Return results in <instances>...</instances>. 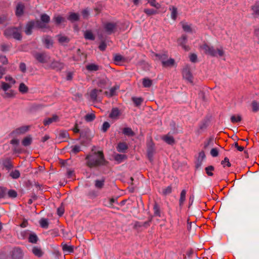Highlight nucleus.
Returning a JSON list of instances; mask_svg holds the SVG:
<instances>
[{
	"mask_svg": "<svg viewBox=\"0 0 259 259\" xmlns=\"http://www.w3.org/2000/svg\"><path fill=\"white\" fill-rule=\"evenodd\" d=\"M104 29L106 33L110 35L115 32L116 29V25L114 23L108 22L104 25Z\"/></svg>",
	"mask_w": 259,
	"mask_h": 259,
	"instance_id": "6",
	"label": "nucleus"
},
{
	"mask_svg": "<svg viewBox=\"0 0 259 259\" xmlns=\"http://www.w3.org/2000/svg\"><path fill=\"white\" fill-rule=\"evenodd\" d=\"M175 63V61L172 59H170L166 60L165 62H163V64L162 65L164 67H169L172 66Z\"/></svg>",
	"mask_w": 259,
	"mask_h": 259,
	"instance_id": "53",
	"label": "nucleus"
},
{
	"mask_svg": "<svg viewBox=\"0 0 259 259\" xmlns=\"http://www.w3.org/2000/svg\"><path fill=\"white\" fill-rule=\"evenodd\" d=\"M15 96V93L13 90H10L7 92H5V95H3L4 98H13Z\"/></svg>",
	"mask_w": 259,
	"mask_h": 259,
	"instance_id": "52",
	"label": "nucleus"
},
{
	"mask_svg": "<svg viewBox=\"0 0 259 259\" xmlns=\"http://www.w3.org/2000/svg\"><path fill=\"white\" fill-rule=\"evenodd\" d=\"M95 118L96 116L93 113H88L84 116V119L87 122H91L93 121Z\"/></svg>",
	"mask_w": 259,
	"mask_h": 259,
	"instance_id": "38",
	"label": "nucleus"
},
{
	"mask_svg": "<svg viewBox=\"0 0 259 259\" xmlns=\"http://www.w3.org/2000/svg\"><path fill=\"white\" fill-rule=\"evenodd\" d=\"M85 159L87 160V165L91 168L106 165L108 163L105 159L104 154L101 151L94 152L92 154L87 155Z\"/></svg>",
	"mask_w": 259,
	"mask_h": 259,
	"instance_id": "1",
	"label": "nucleus"
},
{
	"mask_svg": "<svg viewBox=\"0 0 259 259\" xmlns=\"http://www.w3.org/2000/svg\"><path fill=\"white\" fill-rule=\"evenodd\" d=\"M50 18L46 14H41L40 16V20L35 21V26L40 28H46L47 24L49 23Z\"/></svg>",
	"mask_w": 259,
	"mask_h": 259,
	"instance_id": "4",
	"label": "nucleus"
},
{
	"mask_svg": "<svg viewBox=\"0 0 259 259\" xmlns=\"http://www.w3.org/2000/svg\"><path fill=\"white\" fill-rule=\"evenodd\" d=\"M10 176L13 179H16L20 177V173L18 170L15 169V170H13L10 172Z\"/></svg>",
	"mask_w": 259,
	"mask_h": 259,
	"instance_id": "46",
	"label": "nucleus"
},
{
	"mask_svg": "<svg viewBox=\"0 0 259 259\" xmlns=\"http://www.w3.org/2000/svg\"><path fill=\"white\" fill-rule=\"evenodd\" d=\"M35 26V22H28L25 27V32L27 35H30L32 33V30L34 26Z\"/></svg>",
	"mask_w": 259,
	"mask_h": 259,
	"instance_id": "16",
	"label": "nucleus"
},
{
	"mask_svg": "<svg viewBox=\"0 0 259 259\" xmlns=\"http://www.w3.org/2000/svg\"><path fill=\"white\" fill-rule=\"evenodd\" d=\"M53 20L57 25L65 21V18L59 15L54 16Z\"/></svg>",
	"mask_w": 259,
	"mask_h": 259,
	"instance_id": "37",
	"label": "nucleus"
},
{
	"mask_svg": "<svg viewBox=\"0 0 259 259\" xmlns=\"http://www.w3.org/2000/svg\"><path fill=\"white\" fill-rule=\"evenodd\" d=\"M12 259H22L23 253L20 248H14L11 252Z\"/></svg>",
	"mask_w": 259,
	"mask_h": 259,
	"instance_id": "7",
	"label": "nucleus"
},
{
	"mask_svg": "<svg viewBox=\"0 0 259 259\" xmlns=\"http://www.w3.org/2000/svg\"><path fill=\"white\" fill-rule=\"evenodd\" d=\"M169 10L171 11V18L175 20L178 15L177 8L175 7L172 6L169 8Z\"/></svg>",
	"mask_w": 259,
	"mask_h": 259,
	"instance_id": "34",
	"label": "nucleus"
},
{
	"mask_svg": "<svg viewBox=\"0 0 259 259\" xmlns=\"http://www.w3.org/2000/svg\"><path fill=\"white\" fill-rule=\"evenodd\" d=\"M35 59L41 63H45L48 62L50 59V56L46 53H35L33 54Z\"/></svg>",
	"mask_w": 259,
	"mask_h": 259,
	"instance_id": "5",
	"label": "nucleus"
},
{
	"mask_svg": "<svg viewBox=\"0 0 259 259\" xmlns=\"http://www.w3.org/2000/svg\"><path fill=\"white\" fill-rule=\"evenodd\" d=\"M29 241L31 243H36L38 241V237L34 233H31L29 236Z\"/></svg>",
	"mask_w": 259,
	"mask_h": 259,
	"instance_id": "45",
	"label": "nucleus"
},
{
	"mask_svg": "<svg viewBox=\"0 0 259 259\" xmlns=\"http://www.w3.org/2000/svg\"><path fill=\"white\" fill-rule=\"evenodd\" d=\"M59 121V117L57 115H53L52 117L47 118L44 119L43 123L45 125H49L53 122Z\"/></svg>",
	"mask_w": 259,
	"mask_h": 259,
	"instance_id": "13",
	"label": "nucleus"
},
{
	"mask_svg": "<svg viewBox=\"0 0 259 259\" xmlns=\"http://www.w3.org/2000/svg\"><path fill=\"white\" fill-rule=\"evenodd\" d=\"M4 166L8 169H11L13 165L9 160H6L3 162Z\"/></svg>",
	"mask_w": 259,
	"mask_h": 259,
	"instance_id": "58",
	"label": "nucleus"
},
{
	"mask_svg": "<svg viewBox=\"0 0 259 259\" xmlns=\"http://www.w3.org/2000/svg\"><path fill=\"white\" fill-rule=\"evenodd\" d=\"M187 41V36L185 34L182 35V36L178 39V42L179 45L181 46L182 48L186 51H188L190 50L189 47L186 45Z\"/></svg>",
	"mask_w": 259,
	"mask_h": 259,
	"instance_id": "9",
	"label": "nucleus"
},
{
	"mask_svg": "<svg viewBox=\"0 0 259 259\" xmlns=\"http://www.w3.org/2000/svg\"><path fill=\"white\" fill-rule=\"evenodd\" d=\"M19 90L22 93H26L28 92V89L24 83H21L19 85Z\"/></svg>",
	"mask_w": 259,
	"mask_h": 259,
	"instance_id": "50",
	"label": "nucleus"
},
{
	"mask_svg": "<svg viewBox=\"0 0 259 259\" xmlns=\"http://www.w3.org/2000/svg\"><path fill=\"white\" fill-rule=\"evenodd\" d=\"M162 139L167 144L169 145H172L175 142L174 137L169 134L163 136L162 138Z\"/></svg>",
	"mask_w": 259,
	"mask_h": 259,
	"instance_id": "18",
	"label": "nucleus"
},
{
	"mask_svg": "<svg viewBox=\"0 0 259 259\" xmlns=\"http://www.w3.org/2000/svg\"><path fill=\"white\" fill-rule=\"evenodd\" d=\"M221 164L223 165L224 167H225L226 165L228 167H230L231 165V163L229 162V160L227 157H225L224 160L222 161Z\"/></svg>",
	"mask_w": 259,
	"mask_h": 259,
	"instance_id": "60",
	"label": "nucleus"
},
{
	"mask_svg": "<svg viewBox=\"0 0 259 259\" xmlns=\"http://www.w3.org/2000/svg\"><path fill=\"white\" fill-rule=\"evenodd\" d=\"M127 148V144L124 142L119 143L116 147L117 150L119 152H124Z\"/></svg>",
	"mask_w": 259,
	"mask_h": 259,
	"instance_id": "26",
	"label": "nucleus"
},
{
	"mask_svg": "<svg viewBox=\"0 0 259 259\" xmlns=\"http://www.w3.org/2000/svg\"><path fill=\"white\" fill-rule=\"evenodd\" d=\"M102 92L101 90L93 89L90 93V97L93 101H96L98 95Z\"/></svg>",
	"mask_w": 259,
	"mask_h": 259,
	"instance_id": "25",
	"label": "nucleus"
},
{
	"mask_svg": "<svg viewBox=\"0 0 259 259\" xmlns=\"http://www.w3.org/2000/svg\"><path fill=\"white\" fill-rule=\"evenodd\" d=\"M110 126V125L108 122H104L102 127V131L103 132H106L107 131V130L109 128Z\"/></svg>",
	"mask_w": 259,
	"mask_h": 259,
	"instance_id": "62",
	"label": "nucleus"
},
{
	"mask_svg": "<svg viewBox=\"0 0 259 259\" xmlns=\"http://www.w3.org/2000/svg\"><path fill=\"white\" fill-rule=\"evenodd\" d=\"M123 133L128 136H133L134 135V133L130 127H125L123 129L122 131Z\"/></svg>",
	"mask_w": 259,
	"mask_h": 259,
	"instance_id": "42",
	"label": "nucleus"
},
{
	"mask_svg": "<svg viewBox=\"0 0 259 259\" xmlns=\"http://www.w3.org/2000/svg\"><path fill=\"white\" fill-rule=\"evenodd\" d=\"M205 157V155L203 151H201L199 152L198 157L196 161V168L197 169H198L201 167Z\"/></svg>",
	"mask_w": 259,
	"mask_h": 259,
	"instance_id": "14",
	"label": "nucleus"
},
{
	"mask_svg": "<svg viewBox=\"0 0 259 259\" xmlns=\"http://www.w3.org/2000/svg\"><path fill=\"white\" fill-rule=\"evenodd\" d=\"M105 179L96 180L95 181V186L98 189H101L104 186Z\"/></svg>",
	"mask_w": 259,
	"mask_h": 259,
	"instance_id": "30",
	"label": "nucleus"
},
{
	"mask_svg": "<svg viewBox=\"0 0 259 259\" xmlns=\"http://www.w3.org/2000/svg\"><path fill=\"white\" fill-rule=\"evenodd\" d=\"M21 27H9L4 31V35L7 37H13L17 40H20L21 36Z\"/></svg>",
	"mask_w": 259,
	"mask_h": 259,
	"instance_id": "2",
	"label": "nucleus"
},
{
	"mask_svg": "<svg viewBox=\"0 0 259 259\" xmlns=\"http://www.w3.org/2000/svg\"><path fill=\"white\" fill-rule=\"evenodd\" d=\"M70 153L76 154L81 151V147L79 145H74L71 146Z\"/></svg>",
	"mask_w": 259,
	"mask_h": 259,
	"instance_id": "40",
	"label": "nucleus"
},
{
	"mask_svg": "<svg viewBox=\"0 0 259 259\" xmlns=\"http://www.w3.org/2000/svg\"><path fill=\"white\" fill-rule=\"evenodd\" d=\"M39 224L41 228L47 229L49 226V222L48 219L42 218L39 221Z\"/></svg>",
	"mask_w": 259,
	"mask_h": 259,
	"instance_id": "39",
	"label": "nucleus"
},
{
	"mask_svg": "<svg viewBox=\"0 0 259 259\" xmlns=\"http://www.w3.org/2000/svg\"><path fill=\"white\" fill-rule=\"evenodd\" d=\"M57 37H58L59 42L62 45H66L70 41L69 38L65 35L59 34Z\"/></svg>",
	"mask_w": 259,
	"mask_h": 259,
	"instance_id": "22",
	"label": "nucleus"
},
{
	"mask_svg": "<svg viewBox=\"0 0 259 259\" xmlns=\"http://www.w3.org/2000/svg\"><path fill=\"white\" fill-rule=\"evenodd\" d=\"M143 85L145 88H149L152 84V80L148 78H144L143 79Z\"/></svg>",
	"mask_w": 259,
	"mask_h": 259,
	"instance_id": "36",
	"label": "nucleus"
},
{
	"mask_svg": "<svg viewBox=\"0 0 259 259\" xmlns=\"http://www.w3.org/2000/svg\"><path fill=\"white\" fill-rule=\"evenodd\" d=\"M32 252L36 256L40 257L44 255V251L40 247L34 246L32 249Z\"/></svg>",
	"mask_w": 259,
	"mask_h": 259,
	"instance_id": "17",
	"label": "nucleus"
},
{
	"mask_svg": "<svg viewBox=\"0 0 259 259\" xmlns=\"http://www.w3.org/2000/svg\"><path fill=\"white\" fill-rule=\"evenodd\" d=\"M155 152L154 144L152 142H150L147 144V156L150 161L152 160L153 156Z\"/></svg>",
	"mask_w": 259,
	"mask_h": 259,
	"instance_id": "8",
	"label": "nucleus"
},
{
	"mask_svg": "<svg viewBox=\"0 0 259 259\" xmlns=\"http://www.w3.org/2000/svg\"><path fill=\"white\" fill-rule=\"evenodd\" d=\"M144 12L148 16L153 15L157 13V11L153 9H145Z\"/></svg>",
	"mask_w": 259,
	"mask_h": 259,
	"instance_id": "47",
	"label": "nucleus"
},
{
	"mask_svg": "<svg viewBox=\"0 0 259 259\" xmlns=\"http://www.w3.org/2000/svg\"><path fill=\"white\" fill-rule=\"evenodd\" d=\"M154 214L155 216L160 217V211L158 205L157 203H155L154 205Z\"/></svg>",
	"mask_w": 259,
	"mask_h": 259,
	"instance_id": "48",
	"label": "nucleus"
},
{
	"mask_svg": "<svg viewBox=\"0 0 259 259\" xmlns=\"http://www.w3.org/2000/svg\"><path fill=\"white\" fill-rule=\"evenodd\" d=\"M11 87L12 85L8 83H6L5 82H1V88L5 92H7Z\"/></svg>",
	"mask_w": 259,
	"mask_h": 259,
	"instance_id": "54",
	"label": "nucleus"
},
{
	"mask_svg": "<svg viewBox=\"0 0 259 259\" xmlns=\"http://www.w3.org/2000/svg\"><path fill=\"white\" fill-rule=\"evenodd\" d=\"M79 16L78 14L75 13H70L67 19L71 22L77 21L79 20Z\"/></svg>",
	"mask_w": 259,
	"mask_h": 259,
	"instance_id": "27",
	"label": "nucleus"
},
{
	"mask_svg": "<svg viewBox=\"0 0 259 259\" xmlns=\"http://www.w3.org/2000/svg\"><path fill=\"white\" fill-rule=\"evenodd\" d=\"M202 49L204 51L205 53L213 57H222L224 55V52L222 49H218L215 50L212 47H210L206 44L202 46Z\"/></svg>",
	"mask_w": 259,
	"mask_h": 259,
	"instance_id": "3",
	"label": "nucleus"
},
{
	"mask_svg": "<svg viewBox=\"0 0 259 259\" xmlns=\"http://www.w3.org/2000/svg\"><path fill=\"white\" fill-rule=\"evenodd\" d=\"M42 41L45 47L49 49L53 46V40L52 38L48 36H45L42 38Z\"/></svg>",
	"mask_w": 259,
	"mask_h": 259,
	"instance_id": "23",
	"label": "nucleus"
},
{
	"mask_svg": "<svg viewBox=\"0 0 259 259\" xmlns=\"http://www.w3.org/2000/svg\"><path fill=\"white\" fill-rule=\"evenodd\" d=\"M86 68L90 71H96L99 69V66L95 64H89L86 66Z\"/></svg>",
	"mask_w": 259,
	"mask_h": 259,
	"instance_id": "33",
	"label": "nucleus"
},
{
	"mask_svg": "<svg viewBox=\"0 0 259 259\" xmlns=\"http://www.w3.org/2000/svg\"><path fill=\"white\" fill-rule=\"evenodd\" d=\"M32 137L30 136H28L25 137L23 139V140L22 141V144L24 146L27 147L28 146H29L32 143Z\"/></svg>",
	"mask_w": 259,
	"mask_h": 259,
	"instance_id": "29",
	"label": "nucleus"
},
{
	"mask_svg": "<svg viewBox=\"0 0 259 259\" xmlns=\"http://www.w3.org/2000/svg\"><path fill=\"white\" fill-rule=\"evenodd\" d=\"M25 5L22 2L17 3L16 7V15L17 16H21L24 13Z\"/></svg>",
	"mask_w": 259,
	"mask_h": 259,
	"instance_id": "12",
	"label": "nucleus"
},
{
	"mask_svg": "<svg viewBox=\"0 0 259 259\" xmlns=\"http://www.w3.org/2000/svg\"><path fill=\"white\" fill-rule=\"evenodd\" d=\"M183 76L184 78L190 82H192V76L188 66H186L183 70Z\"/></svg>",
	"mask_w": 259,
	"mask_h": 259,
	"instance_id": "10",
	"label": "nucleus"
},
{
	"mask_svg": "<svg viewBox=\"0 0 259 259\" xmlns=\"http://www.w3.org/2000/svg\"><path fill=\"white\" fill-rule=\"evenodd\" d=\"M108 80L107 78H103L99 80L98 85L100 87L104 88L106 86Z\"/></svg>",
	"mask_w": 259,
	"mask_h": 259,
	"instance_id": "57",
	"label": "nucleus"
},
{
	"mask_svg": "<svg viewBox=\"0 0 259 259\" xmlns=\"http://www.w3.org/2000/svg\"><path fill=\"white\" fill-rule=\"evenodd\" d=\"M181 24L183 30L185 32H191L192 31V29L190 24H189L188 23L185 22H182Z\"/></svg>",
	"mask_w": 259,
	"mask_h": 259,
	"instance_id": "32",
	"label": "nucleus"
},
{
	"mask_svg": "<svg viewBox=\"0 0 259 259\" xmlns=\"http://www.w3.org/2000/svg\"><path fill=\"white\" fill-rule=\"evenodd\" d=\"M186 191L185 190H183L181 192L180 198L179 199L180 206H182L183 205L186 199Z\"/></svg>",
	"mask_w": 259,
	"mask_h": 259,
	"instance_id": "35",
	"label": "nucleus"
},
{
	"mask_svg": "<svg viewBox=\"0 0 259 259\" xmlns=\"http://www.w3.org/2000/svg\"><path fill=\"white\" fill-rule=\"evenodd\" d=\"M242 120V117L241 115H232L231 117V121L232 123H236Z\"/></svg>",
	"mask_w": 259,
	"mask_h": 259,
	"instance_id": "51",
	"label": "nucleus"
},
{
	"mask_svg": "<svg viewBox=\"0 0 259 259\" xmlns=\"http://www.w3.org/2000/svg\"><path fill=\"white\" fill-rule=\"evenodd\" d=\"M74 246L69 245L68 244H63L62 250L64 252L66 253H71L74 252Z\"/></svg>",
	"mask_w": 259,
	"mask_h": 259,
	"instance_id": "20",
	"label": "nucleus"
},
{
	"mask_svg": "<svg viewBox=\"0 0 259 259\" xmlns=\"http://www.w3.org/2000/svg\"><path fill=\"white\" fill-rule=\"evenodd\" d=\"M148 3L152 7L158 9L160 7V5L157 3L155 0H148Z\"/></svg>",
	"mask_w": 259,
	"mask_h": 259,
	"instance_id": "56",
	"label": "nucleus"
},
{
	"mask_svg": "<svg viewBox=\"0 0 259 259\" xmlns=\"http://www.w3.org/2000/svg\"><path fill=\"white\" fill-rule=\"evenodd\" d=\"M154 55L156 57V59L161 61L162 65L163 62H165L168 57L166 54H155Z\"/></svg>",
	"mask_w": 259,
	"mask_h": 259,
	"instance_id": "28",
	"label": "nucleus"
},
{
	"mask_svg": "<svg viewBox=\"0 0 259 259\" xmlns=\"http://www.w3.org/2000/svg\"><path fill=\"white\" fill-rule=\"evenodd\" d=\"M206 173L208 176H212L213 175V174L212 172L214 170V167L212 165H209L205 168Z\"/></svg>",
	"mask_w": 259,
	"mask_h": 259,
	"instance_id": "44",
	"label": "nucleus"
},
{
	"mask_svg": "<svg viewBox=\"0 0 259 259\" xmlns=\"http://www.w3.org/2000/svg\"><path fill=\"white\" fill-rule=\"evenodd\" d=\"M7 194L6 188L0 187V198H4Z\"/></svg>",
	"mask_w": 259,
	"mask_h": 259,
	"instance_id": "61",
	"label": "nucleus"
},
{
	"mask_svg": "<svg viewBox=\"0 0 259 259\" xmlns=\"http://www.w3.org/2000/svg\"><path fill=\"white\" fill-rule=\"evenodd\" d=\"M251 107L253 112H257L259 110V103L255 101L252 102Z\"/></svg>",
	"mask_w": 259,
	"mask_h": 259,
	"instance_id": "55",
	"label": "nucleus"
},
{
	"mask_svg": "<svg viewBox=\"0 0 259 259\" xmlns=\"http://www.w3.org/2000/svg\"><path fill=\"white\" fill-rule=\"evenodd\" d=\"M10 46L6 44H3L1 45V50L2 51H8L9 50Z\"/></svg>",
	"mask_w": 259,
	"mask_h": 259,
	"instance_id": "63",
	"label": "nucleus"
},
{
	"mask_svg": "<svg viewBox=\"0 0 259 259\" xmlns=\"http://www.w3.org/2000/svg\"><path fill=\"white\" fill-rule=\"evenodd\" d=\"M69 134L67 131H61L59 133L58 138L62 141H65L69 139Z\"/></svg>",
	"mask_w": 259,
	"mask_h": 259,
	"instance_id": "24",
	"label": "nucleus"
},
{
	"mask_svg": "<svg viewBox=\"0 0 259 259\" xmlns=\"http://www.w3.org/2000/svg\"><path fill=\"white\" fill-rule=\"evenodd\" d=\"M113 158L117 163H120L126 159V156L124 154L115 153L113 155Z\"/></svg>",
	"mask_w": 259,
	"mask_h": 259,
	"instance_id": "19",
	"label": "nucleus"
},
{
	"mask_svg": "<svg viewBox=\"0 0 259 259\" xmlns=\"http://www.w3.org/2000/svg\"><path fill=\"white\" fill-rule=\"evenodd\" d=\"M218 154L219 152L217 148H212L210 151V154L212 157H217Z\"/></svg>",
	"mask_w": 259,
	"mask_h": 259,
	"instance_id": "64",
	"label": "nucleus"
},
{
	"mask_svg": "<svg viewBox=\"0 0 259 259\" xmlns=\"http://www.w3.org/2000/svg\"><path fill=\"white\" fill-rule=\"evenodd\" d=\"M9 197L11 198H16L17 196V193L14 190H10L8 192Z\"/></svg>",
	"mask_w": 259,
	"mask_h": 259,
	"instance_id": "59",
	"label": "nucleus"
},
{
	"mask_svg": "<svg viewBox=\"0 0 259 259\" xmlns=\"http://www.w3.org/2000/svg\"><path fill=\"white\" fill-rule=\"evenodd\" d=\"M253 14L259 16V2H257L252 8Z\"/></svg>",
	"mask_w": 259,
	"mask_h": 259,
	"instance_id": "49",
	"label": "nucleus"
},
{
	"mask_svg": "<svg viewBox=\"0 0 259 259\" xmlns=\"http://www.w3.org/2000/svg\"><path fill=\"white\" fill-rule=\"evenodd\" d=\"M20 141L18 139H13L10 141V143L14 146L13 150L16 153H20L21 149L18 147L19 145Z\"/></svg>",
	"mask_w": 259,
	"mask_h": 259,
	"instance_id": "21",
	"label": "nucleus"
},
{
	"mask_svg": "<svg viewBox=\"0 0 259 259\" xmlns=\"http://www.w3.org/2000/svg\"><path fill=\"white\" fill-rule=\"evenodd\" d=\"M29 126H23L16 129L12 134L16 136L24 134L29 130Z\"/></svg>",
	"mask_w": 259,
	"mask_h": 259,
	"instance_id": "11",
	"label": "nucleus"
},
{
	"mask_svg": "<svg viewBox=\"0 0 259 259\" xmlns=\"http://www.w3.org/2000/svg\"><path fill=\"white\" fill-rule=\"evenodd\" d=\"M84 36L87 39L94 40L95 39V37L91 31H86L84 32Z\"/></svg>",
	"mask_w": 259,
	"mask_h": 259,
	"instance_id": "43",
	"label": "nucleus"
},
{
	"mask_svg": "<svg viewBox=\"0 0 259 259\" xmlns=\"http://www.w3.org/2000/svg\"><path fill=\"white\" fill-rule=\"evenodd\" d=\"M64 64L57 61H53L50 64V67L52 69H56L57 70H61L63 69Z\"/></svg>",
	"mask_w": 259,
	"mask_h": 259,
	"instance_id": "15",
	"label": "nucleus"
},
{
	"mask_svg": "<svg viewBox=\"0 0 259 259\" xmlns=\"http://www.w3.org/2000/svg\"><path fill=\"white\" fill-rule=\"evenodd\" d=\"M119 111L118 108H113L109 114V117L113 119L117 118V117L119 115Z\"/></svg>",
	"mask_w": 259,
	"mask_h": 259,
	"instance_id": "31",
	"label": "nucleus"
},
{
	"mask_svg": "<svg viewBox=\"0 0 259 259\" xmlns=\"http://www.w3.org/2000/svg\"><path fill=\"white\" fill-rule=\"evenodd\" d=\"M132 100L136 106H140L143 101L142 98L133 97Z\"/></svg>",
	"mask_w": 259,
	"mask_h": 259,
	"instance_id": "41",
	"label": "nucleus"
}]
</instances>
